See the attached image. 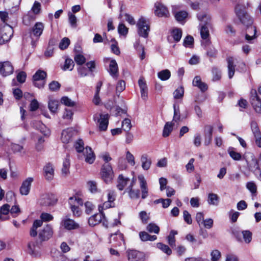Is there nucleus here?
I'll return each mask as SVG.
<instances>
[{
  "label": "nucleus",
  "mask_w": 261,
  "mask_h": 261,
  "mask_svg": "<svg viewBox=\"0 0 261 261\" xmlns=\"http://www.w3.org/2000/svg\"><path fill=\"white\" fill-rule=\"evenodd\" d=\"M74 61L77 64L82 65L86 62V58L85 57L81 54H77L74 56Z\"/></svg>",
  "instance_id": "nucleus-58"
},
{
  "label": "nucleus",
  "mask_w": 261,
  "mask_h": 261,
  "mask_svg": "<svg viewBox=\"0 0 261 261\" xmlns=\"http://www.w3.org/2000/svg\"><path fill=\"white\" fill-rule=\"evenodd\" d=\"M61 101L62 103L65 105V106L68 107H73L75 106V102L72 101L70 99H69L68 97L64 96L61 98Z\"/></svg>",
  "instance_id": "nucleus-60"
},
{
  "label": "nucleus",
  "mask_w": 261,
  "mask_h": 261,
  "mask_svg": "<svg viewBox=\"0 0 261 261\" xmlns=\"http://www.w3.org/2000/svg\"><path fill=\"white\" fill-rule=\"evenodd\" d=\"M139 237L141 241L143 242L150 241H153L157 239V237L155 235H150L146 231H141L139 232Z\"/></svg>",
  "instance_id": "nucleus-32"
},
{
  "label": "nucleus",
  "mask_w": 261,
  "mask_h": 261,
  "mask_svg": "<svg viewBox=\"0 0 261 261\" xmlns=\"http://www.w3.org/2000/svg\"><path fill=\"white\" fill-rule=\"evenodd\" d=\"M46 75V73L44 71L38 70L33 75V80L45 81L44 80Z\"/></svg>",
  "instance_id": "nucleus-35"
},
{
  "label": "nucleus",
  "mask_w": 261,
  "mask_h": 261,
  "mask_svg": "<svg viewBox=\"0 0 261 261\" xmlns=\"http://www.w3.org/2000/svg\"><path fill=\"white\" fill-rule=\"evenodd\" d=\"M59 106V102L56 100H49L48 103V109L53 113H55L57 111Z\"/></svg>",
  "instance_id": "nucleus-37"
},
{
  "label": "nucleus",
  "mask_w": 261,
  "mask_h": 261,
  "mask_svg": "<svg viewBox=\"0 0 261 261\" xmlns=\"http://www.w3.org/2000/svg\"><path fill=\"white\" fill-rule=\"evenodd\" d=\"M217 50L214 47H211L208 48L206 51V55L210 58H215L217 57Z\"/></svg>",
  "instance_id": "nucleus-62"
},
{
  "label": "nucleus",
  "mask_w": 261,
  "mask_h": 261,
  "mask_svg": "<svg viewBox=\"0 0 261 261\" xmlns=\"http://www.w3.org/2000/svg\"><path fill=\"white\" fill-rule=\"evenodd\" d=\"M184 94V89L182 87H179L173 92V96L175 99L181 98Z\"/></svg>",
  "instance_id": "nucleus-52"
},
{
  "label": "nucleus",
  "mask_w": 261,
  "mask_h": 261,
  "mask_svg": "<svg viewBox=\"0 0 261 261\" xmlns=\"http://www.w3.org/2000/svg\"><path fill=\"white\" fill-rule=\"evenodd\" d=\"M172 34L174 40L176 42H178L181 39L182 31L180 29H176L173 30Z\"/></svg>",
  "instance_id": "nucleus-54"
},
{
  "label": "nucleus",
  "mask_w": 261,
  "mask_h": 261,
  "mask_svg": "<svg viewBox=\"0 0 261 261\" xmlns=\"http://www.w3.org/2000/svg\"><path fill=\"white\" fill-rule=\"evenodd\" d=\"M49 89L52 92H56L59 90L61 87V84L57 81H53L49 85Z\"/></svg>",
  "instance_id": "nucleus-51"
},
{
  "label": "nucleus",
  "mask_w": 261,
  "mask_h": 261,
  "mask_svg": "<svg viewBox=\"0 0 261 261\" xmlns=\"http://www.w3.org/2000/svg\"><path fill=\"white\" fill-rule=\"evenodd\" d=\"M70 41L68 38H63L59 43V48L61 50L66 49L70 44Z\"/></svg>",
  "instance_id": "nucleus-53"
},
{
  "label": "nucleus",
  "mask_w": 261,
  "mask_h": 261,
  "mask_svg": "<svg viewBox=\"0 0 261 261\" xmlns=\"http://www.w3.org/2000/svg\"><path fill=\"white\" fill-rule=\"evenodd\" d=\"M251 128L254 138L261 135V132L259 129L257 123L255 121H251Z\"/></svg>",
  "instance_id": "nucleus-39"
},
{
  "label": "nucleus",
  "mask_w": 261,
  "mask_h": 261,
  "mask_svg": "<svg viewBox=\"0 0 261 261\" xmlns=\"http://www.w3.org/2000/svg\"><path fill=\"white\" fill-rule=\"evenodd\" d=\"M110 243H113L115 246H120L124 243L123 235L119 230L114 233H111L109 239Z\"/></svg>",
  "instance_id": "nucleus-11"
},
{
  "label": "nucleus",
  "mask_w": 261,
  "mask_h": 261,
  "mask_svg": "<svg viewBox=\"0 0 261 261\" xmlns=\"http://www.w3.org/2000/svg\"><path fill=\"white\" fill-rule=\"evenodd\" d=\"M126 253L128 261H145L147 257L144 252L134 249H128Z\"/></svg>",
  "instance_id": "nucleus-6"
},
{
  "label": "nucleus",
  "mask_w": 261,
  "mask_h": 261,
  "mask_svg": "<svg viewBox=\"0 0 261 261\" xmlns=\"http://www.w3.org/2000/svg\"><path fill=\"white\" fill-rule=\"evenodd\" d=\"M138 180L140 183V187L141 190V197L143 199H145L148 195V189L147 182L143 175L138 176Z\"/></svg>",
  "instance_id": "nucleus-13"
},
{
  "label": "nucleus",
  "mask_w": 261,
  "mask_h": 261,
  "mask_svg": "<svg viewBox=\"0 0 261 261\" xmlns=\"http://www.w3.org/2000/svg\"><path fill=\"white\" fill-rule=\"evenodd\" d=\"M171 76V72L168 69L162 70L158 73V77L162 81H167Z\"/></svg>",
  "instance_id": "nucleus-36"
},
{
  "label": "nucleus",
  "mask_w": 261,
  "mask_h": 261,
  "mask_svg": "<svg viewBox=\"0 0 261 261\" xmlns=\"http://www.w3.org/2000/svg\"><path fill=\"white\" fill-rule=\"evenodd\" d=\"M138 85L140 88L141 98L146 100L148 98V87L143 77H140L138 80Z\"/></svg>",
  "instance_id": "nucleus-15"
},
{
  "label": "nucleus",
  "mask_w": 261,
  "mask_h": 261,
  "mask_svg": "<svg viewBox=\"0 0 261 261\" xmlns=\"http://www.w3.org/2000/svg\"><path fill=\"white\" fill-rule=\"evenodd\" d=\"M175 18L178 21L184 20L188 16V13L185 11H180L178 12L174 13Z\"/></svg>",
  "instance_id": "nucleus-47"
},
{
  "label": "nucleus",
  "mask_w": 261,
  "mask_h": 261,
  "mask_svg": "<svg viewBox=\"0 0 261 261\" xmlns=\"http://www.w3.org/2000/svg\"><path fill=\"white\" fill-rule=\"evenodd\" d=\"M236 13L240 21L244 25L248 27L253 23V20L250 16L239 5L236 7Z\"/></svg>",
  "instance_id": "nucleus-5"
},
{
  "label": "nucleus",
  "mask_w": 261,
  "mask_h": 261,
  "mask_svg": "<svg viewBox=\"0 0 261 261\" xmlns=\"http://www.w3.org/2000/svg\"><path fill=\"white\" fill-rule=\"evenodd\" d=\"M198 19L200 21V35L202 39L205 40L206 43H209L208 39L210 36L209 30L212 28L211 18L209 15L203 13L197 14Z\"/></svg>",
  "instance_id": "nucleus-1"
},
{
  "label": "nucleus",
  "mask_w": 261,
  "mask_h": 261,
  "mask_svg": "<svg viewBox=\"0 0 261 261\" xmlns=\"http://www.w3.org/2000/svg\"><path fill=\"white\" fill-rule=\"evenodd\" d=\"M10 205L8 204H5L0 207V220H6L2 217V215H6L10 212Z\"/></svg>",
  "instance_id": "nucleus-43"
},
{
  "label": "nucleus",
  "mask_w": 261,
  "mask_h": 261,
  "mask_svg": "<svg viewBox=\"0 0 261 261\" xmlns=\"http://www.w3.org/2000/svg\"><path fill=\"white\" fill-rule=\"evenodd\" d=\"M227 62L228 64V76L229 79H231L234 74L236 66L234 64L233 58L228 57L227 59Z\"/></svg>",
  "instance_id": "nucleus-29"
},
{
  "label": "nucleus",
  "mask_w": 261,
  "mask_h": 261,
  "mask_svg": "<svg viewBox=\"0 0 261 261\" xmlns=\"http://www.w3.org/2000/svg\"><path fill=\"white\" fill-rule=\"evenodd\" d=\"M128 29L123 24L120 23L118 27V32L120 35L126 36L128 33Z\"/></svg>",
  "instance_id": "nucleus-55"
},
{
  "label": "nucleus",
  "mask_w": 261,
  "mask_h": 261,
  "mask_svg": "<svg viewBox=\"0 0 261 261\" xmlns=\"http://www.w3.org/2000/svg\"><path fill=\"white\" fill-rule=\"evenodd\" d=\"M218 201V196L217 194L214 193L209 194L207 201L210 204L217 205Z\"/></svg>",
  "instance_id": "nucleus-48"
},
{
  "label": "nucleus",
  "mask_w": 261,
  "mask_h": 261,
  "mask_svg": "<svg viewBox=\"0 0 261 261\" xmlns=\"http://www.w3.org/2000/svg\"><path fill=\"white\" fill-rule=\"evenodd\" d=\"M108 71L113 77L116 79L118 76V66L115 60H111Z\"/></svg>",
  "instance_id": "nucleus-26"
},
{
  "label": "nucleus",
  "mask_w": 261,
  "mask_h": 261,
  "mask_svg": "<svg viewBox=\"0 0 261 261\" xmlns=\"http://www.w3.org/2000/svg\"><path fill=\"white\" fill-rule=\"evenodd\" d=\"M44 28V24L42 22H36L30 31L31 35L33 34L37 37H40L42 34Z\"/></svg>",
  "instance_id": "nucleus-22"
},
{
  "label": "nucleus",
  "mask_w": 261,
  "mask_h": 261,
  "mask_svg": "<svg viewBox=\"0 0 261 261\" xmlns=\"http://www.w3.org/2000/svg\"><path fill=\"white\" fill-rule=\"evenodd\" d=\"M127 192L129 197L132 199H138L140 197V190H134L130 187H128L125 190L124 193Z\"/></svg>",
  "instance_id": "nucleus-31"
},
{
  "label": "nucleus",
  "mask_w": 261,
  "mask_h": 261,
  "mask_svg": "<svg viewBox=\"0 0 261 261\" xmlns=\"http://www.w3.org/2000/svg\"><path fill=\"white\" fill-rule=\"evenodd\" d=\"M157 247L167 255H170L172 253L171 249L167 245H165L162 243H158Z\"/></svg>",
  "instance_id": "nucleus-50"
},
{
  "label": "nucleus",
  "mask_w": 261,
  "mask_h": 261,
  "mask_svg": "<svg viewBox=\"0 0 261 261\" xmlns=\"http://www.w3.org/2000/svg\"><path fill=\"white\" fill-rule=\"evenodd\" d=\"M33 181V178L32 177H28L23 181L19 190L21 195H27L29 193Z\"/></svg>",
  "instance_id": "nucleus-18"
},
{
  "label": "nucleus",
  "mask_w": 261,
  "mask_h": 261,
  "mask_svg": "<svg viewBox=\"0 0 261 261\" xmlns=\"http://www.w3.org/2000/svg\"><path fill=\"white\" fill-rule=\"evenodd\" d=\"M101 176L103 181L107 183H110L114 177V173L110 164H104L101 168Z\"/></svg>",
  "instance_id": "nucleus-4"
},
{
  "label": "nucleus",
  "mask_w": 261,
  "mask_h": 261,
  "mask_svg": "<svg viewBox=\"0 0 261 261\" xmlns=\"http://www.w3.org/2000/svg\"><path fill=\"white\" fill-rule=\"evenodd\" d=\"M53 230L50 225H46L39 231L38 237L40 242L49 240L53 236Z\"/></svg>",
  "instance_id": "nucleus-8"
},
{
  "label": "nucleus",
  "mask_w": 261,
  "mask_h": 261,
  "mask_svg": "<svg viewBox=\"0 0 261 261\" xmlns=\"http://www.w3.org/2000/svg\"><path fill=\"white\" fill-rule=\"evenodd\" d=\"M246 33L245 35V39L248 42H251V41L256 38V29L252 24L247 27Z\"/></svg>",
  "instance_id": "nucleus-23"
},
{
  "label": "nucleus",
  "mask_w": 261,
  "mask_h": 261,
  "mask_svg": "<svg viewBox=\"0 0 261 261\" xmlns=\"http://www.w3.org/2000/svg\"><path fill=\"white\" fill-rule=\"evenodd\" d=\"M125 88V83L123 80L118 82L116 87V93H121Z\"/></svg>",
  "instance_id": "nucleus-64"
},
{
  "label": "nucleus",
  "mask_w": 261,
  "mask_h": 261,
  "mask_svg": "<svg viewBox=\"0 0 261 261\" xmlns=\"http://www.w3.org/2000/svg\"><path fill=\"white\" fill-rule=\"evenodd\" d=\"M57 200L52 194H46L42 195L39 200L40 205L50 206L54 205Z\"/></svg>",
  "instance_id": "nucleus-12"
},
{
  "label": "nucleus",
  "mask_w": 261,
  "mask_h": 261,
  "mask_svg": "<svg viewBox=\"0 0 261 261\" xmlns=\"http://www.w3.org/2000/svg\"><path fill=\"white\" fill-rule=\"evenodd\" d=\"M250 100L252 106L256 113H261V100L258 97L255 90L251 91Z\"/></svg>",
  "instance_id": "nucleus-10"
},
{
  "label": "nucleus",
  "mask_w": 261,
  "mask_h": 261,
  "mask_svg": "<svg viewBox=\"0 0 261 261\" xmlns=\"http://www.w3.org/2000/svg\"><path fill=\"white\" fill-rule=\"evenodd\" d=\"M138 33L142 37H148L150 31V25L145 18L141 17L137 23Z\"/></svg>",
  "instance_id": "nucleus-3"
},
{
  "label": "nucleus",
  "mask_w": 261,
  "mask_h": 261,
  "mask_svg": "<svg viewBox=\"0 0 261 261\" xmlns=\"http://www.w3.org/2000/svg\"><path fill=\"white\" fill-rule=\"evenodd\" d=\"M228 152L230 156V157L235 161H239L241 159L242 156L241 154L236 152L234 148L232 147H229L228 149Z\"/></svg>",
  "instance_id": "nucleus-40"
},
{
  "label": "nucleus",
  "mask_w": 261,
  "mask_h": 261,
  "mask_svg": "<svg viewBox=\"0 0 261 261\" xmlns=\"http://www.w3.org/2000/svg\"><path fill=\"white\" fill-rule=\"evenodd\" d=\"M213 127L212 125H207L204 126V137H212Z\"/></svg>",
  "instance_id": "nucleus-61"
},
{
  "label": "nucleus",
  "mask_w": 261,
  "mask_h": 261,
  "mask_svg": "<svg viewBox=\"0 0 261 261\" xmlns=\"http://www.w3.org/2000/svg\"><path fill=\"white\" fill-rule=\"evenodd\" d=\"M122 126L124 131L129 132L132 127L130 120L128 118L124 119L122 122Z\"/></svg>",
  "instance_id": "nucleus-56"
},
{
  "label": "nucleus",
  "mask_w": 261,
  "mask_h": 261,
  "mask_svg": "<svg viewBox=\"0 0 261 261\" xmlns=\"http://www.w3.org/2000/svg\"><path fill=\"white\" fill-rule=\"evenodd\" d=\"M69 22L72 28H75L77 27V19L76 16L72 13L68 14Z\"/></svg>",
  "instance_id": "nucleus-59"
},
{
  "label": "nucleus",
  "mask_w": 261,
  "mask_h": 261,
  "mask_svg": "<svg viewBox=\"0 0 261 261\" xmlns=\"http://www.w3.org/2000/svg\"><path fill=\"white\" fill-rule=\"evenodd\" d=\"M243 239L245 243H249L252 240V233L249 230L242 231Z\"/></svg>",
  "instance_id": "nucleus-57"
},
{
  "label": "nucleus",
  "mask_w": 261,
  "mask_h": 261,
  "mask_svg": "<svg viewBox=\"0 0 261 261\" xmlns=\"http://www.w3.org/2000/svg\"><path fill=\"white\" fill-rule=\"evenodd\" d=\"M75 147L78 152H84L85 148H84V142L81 139H79L75 145Z\"/></svg>",
  "instance_id": "nucleus-63"
},
{
  "label": "nucleus",
  "mask_w": 261,
  "mask_h": 261,
  "mask_svg": "<svg viewBox=\"0 0 261 261\" xmlns=\"http://www.w3.org/2000/svg\"><path fill=\"white\" fill-rule=\"evenodd\" d=\"M155 15L158 17H167L169 15V12L167 8L160 3L155 4Z\"/></svg>",
  "instance_id": "nucleus-16"
},
{
  "label": "nucleus",
  "mask_w": 261,
  "mask_h": 261,
  "mask_svg": "<svg viewBox=\"0 0 261 261\" xmlns=\"http://www.w3.org/2000/svg\"><path fill=\"white\" fill-rule=\"evenodd\" d=\"M75 131L72 128H68L63 130L61 139L63 143H68L71 141L72 137L75 134Z\"/></svg>",
  "instance_id": "nucleus-17"
},
{
  "label": "nucleus",
  "mask_w": 261,
  "mask_h": 261,
  "mask_svg": "<svg viewBox=\"0 0 261 261\" xmlns=\"http://www.w3.org/2000/svg\"><path fill=\"white\" fill-rule=\"evenodd\" d=\"M43 175L47 180H51L54 176V168L50 163L46 164L43 167Z\"/></svg>",
  "instance_id": "nucleus-19"
},
{
  "label": "nucleus",
  "mask_w": 261,
  "mask_h": 261,
  "mask_svg": "<svg viewBox=\"0 0 261 261\" xmlns=\"http://www.w3.org/2000/svg\"><path fill=\"white\" fill-rule=\"evenodd\" d=\"M13 29L10 25L5 24L1 29V43L9 41L13 35Z\"/></svg>",
  "instance_id": "nucleus-7"
},
{
  "label": "nucleus",
  "mask_w": 261,
  "mask_h": 261,
  "mask_svg": "<svg viewBox=\"0 0 261 261\" xmlns=\"http://www.w3.org/2000/svg\"><path fill=\"white\" fill-rule=\"evenodd\" d=\"M193 85L197 87L202 92H204L207 89V85L201 81L199 76H196L193 80Z\"/></svg>",
  "instance_id": "nucleus-27"
},
{
  "label": "nucleus",
  "mask_w": 261,
  "mask_h": 261,
  "mask_svg": "<svg viewBox=\"0 0 261 261\" xmlns=\"http://www.w3.org/2000/svg\"><path fill=\"white\" fill-rule=\"evenodd\" d=\"M212 72L213 74V81H217L221 78V72L220 70L217 67H213L212 68Z\"/></svg>",
  "instance_id": "nucleus-42"
},
{
  "label": "nucleus",
  "mask_w": 261,
  "mask_h": 261,
  "mask_svg": "<svg viewBox=\"0 0 261 261\" xmlns=\"http://www.w3.org/2000/svg\"><path fill=\"white\" fill-rule=\"evenodd\" d=\"M14 68L9 61L0 62V73L3 76H7L13 73Z\"/></svg>",
  "instance_id": "nucleus-9"
},
{
  "label": "nucleus",
  "mask_w": 261,
  "mask_h": 261,
  "mask_svg": "<svg viewBox=\"0 0 261 261\" xmlns=\"http://www.w3.org/2000/svg\"><path fill=\"white\" fill-rule=\"evenodd\" d=\"M174 116L173 121L175 122H178L180 120V114L179 106L174 104Z\"/></svg>",
  "instance_id": "nucleus-46"
},
{
  "label": "nucleus",
  "mask_w": 261,
  "mask_h": 261,
  "mask_svg": "<svg viewBox=\"0 0 261 261\" xmlns=\"http://www.w3.org/2000/svg\"><path fill=\"white\" fill-rule=\"evenodd\" d=\"M103 218H105V215L102 212L94 214L89 218L88 220L89 224L90 226H94L99 223Z\"/></svg>",
  "instance_id": "nucleus-24"
},
{
  "label": "nucleus",
  "mask_w": 261,
  "mask_h": 261,
  "mask_svg": "<svg viewBox=\"0 0 261 261\" xmlns=\"http://www.w3.org/2000/svg\"><path fill=\"white\" fill-rule=\"evenodd\" d=\"M109 116L108 114L100 115L98 122L99 123V128L100 130L105 131L107 130L109 124Z\"/></svg>",
  "instance_id": "nucleus-20"
},
{
  "label": "nucleus",
  "mask_w": 261,
  "mask_h": 261,
  "mask_svg": "<svg viewBox=\"0 0 261 261\" xmlns=\"http://www.w3.org/2000/svg\"><path fill=\"white\" fill-rule=\"evenodd\" d=\"M129 180L128 178L124 177L122 174L119 175L117 179V188L120 191L123 190Z\"/></svg>",
  "instance_id": "nucleus-28"
},
{
  "label": "nucleus",
  "mask_w": 261,
  "mask_h": 261,
  "mask_svg": "<svg viewBox=\"0 0 261 261\" xmlns=\"http://www.w3.org/2000/svg\"><path fill=\"white\" fill-rule=\"evenodd\" d=\"M84 155L85 156V161L89 163L92 164L95 160V156L94 152L92 151L91 148L86 147L83 152Z\"/></svg>",
  "instance_id": "nucleus-25"
},
{
  "label": "nucleus",
  "mask_w": 261,
  "mask_h": 261,
  "mask_svg": "<svg viewBox=\"0 0 261 261\" xmlns=\"http://www.w3.org/2000/svg\"><path fill=\"white\" fill-rule=\"evenodd\" d=\"M246 188L251 193L253 196H255L257 193V186L254 181L247 182Z\"/></svg>",
  "instance_id": "nucleus-41"
},
{
  "label": "nucleus",
  "mask_w": 261,
  "mask_h": 261,
  "mask_svg": "<svg viewBox=\"0 0 261 261\" xmlns=\"http://www.w3.org/2000/svg\"><path fill=\"white\" fill-rule=\"evenodd\" d=\"M40 218L41 220H36L34 222L33 226L31 228L30 234L32 237H35L37 235V229L42 225L43 221H49L53 219V216L48 213H42L40 216Z\"/></svg>",
  "instance_id": "nucleus-2"
},
{
  "label": "nucleus",
  "mask_w": 261,
  "mask_h": 261,
  "mask_svg": "<svg viewBox=\"0 0 261 261\" xmlns=\"http://www.w3.org/2000/svg\"><path fill=\"white\" fill-rule=\"evenodd\" d=\"M74 66V63L73 61L71 59L67 58L65 60L63 69L64 70H69L71 71L73 69Z\"/></svg>",
  "instance_id": "nucleus-45"
},
{
  "label": "nucleus",
  "mask_w": 261,
  "mask_h": 261,
  "mask_svg": "<svg viewBox=\"0 0 261 261\" xmlns=\"http://www.w3.org/2000/svg\"><path fill=\"white\" fill-rule=\"evenodd\" d=\"M61 224L67 230L75 229L79 227V225L77 223L68 218H63Z\"/></svg>",
  "instance_id": "nucleus-14"
},
{
  "label": "nucleus",
  "mask_w": 261,
  "mask_h": 261,
  "mask_svg": "<svg viewBox=\"0 0 261 261\" xmlns=\"http://www.w3.org/2000/svg\"><path fill=\"white\" fill-rule=\"evenodd\" d=\"M250 155L251 160L249 161L246 160L247 165L249 170L253 172L257 169L260 170L258 166V162L255 159L254 155L252 153Z\"/></svg>",
  "instance_id": "nucleus-21"
},
{
  "label": "nucleus",
  "mask_w": 261,
  "mask_h": 261,
  "mask_svg": "<svg viewBox=\"0 0 261 261\" xmlns=\"http://www.w3.org/2000/svg\"><path fill=\"white\" fill-rule=\"evenodd\" d=\"M173 129V124L172 122H168L166 123L164 126L163 132V136L164 137H167L169 136L170 134L172 132Z\"/></svg>",
  "instance_id": "nucleus-38"
},
{
  "label": "nucleus",
  "mask_w": 261,
  "mask_h": 261,
  "mask_svg": "<svg viewBox=\"0 0 261 261\" xmlns=\"http://www.w3.org/2000/svg\"><path fill=\"white\" fill-rule=\"evenodd\" d=\"M70 168V161L68 155L65 159L63 163V167L62 168V175L66 176L69 173Z\"/></svg>",
  "instance_id": "nucleus-33"
},
{
  "label": "nucleus",
  "mask_w": 261,
  "mask_h": 261,
  "mask_svg": "<svg viewBox=\"0 0 261 261\" xmlns=\"http://www.w3.org/2000/svg\"><path fill=\"white\" fill-rule=\"evenodd\" d=\"M146 229L150 233H159L160 231L159 227L154 223L149 224L146 227Z\"/></svg>",
  "instance_id": "nucleus-49"
},
{
  "label": "nucleus",
  "mask_w": 261,
  "mask_h": 261,
  "mask_svg": "<svg viewBox=\"0 0 261 261\" xmlns=\"http://www.w3.org/2000/svg\"><path fill=\"white\" fill-rule=\"evenodd\" d=\"M141 161L142 162V167L145 170H148L151 164V160L148 158L147 154H143L141 158Z\"/></svg>",
  "instance_id": "nucleus-30"
},
{
  "label": "nucleus",
  "mask_w": 261,
  "mask_h": 261,
  "mask_svg": "<svg viewBox=\"0 0 261 261\" xmlns=\"http://www.w3.org/2000/svg\"><path fill=\"white\" fill-rule=\"evenodd\" d=\"M69 204L70 205V208L76 207L77 205H83V202L82 199L76 197H71L69 199Z\"/></svg>",
  "instance_id": "nucleus-34"
},
{
  "label": "nucleus",
  "mask_w": 261,
  "mask_h": 261,
  "mask_svg": "<svg viewBox=\"0 0 261 261\" xmlns=\"http://www.w3.org/2000/svg\"><path fill=\"white\" fill-rule=\"evenodd\" d=\"M177 233V232L176 231L172 230L170 231V234L168 237V243L172 247L175 246V239L174 236Z\"/></svg>",
  "instance_id": "nucleus-44"
}]
</instances>
